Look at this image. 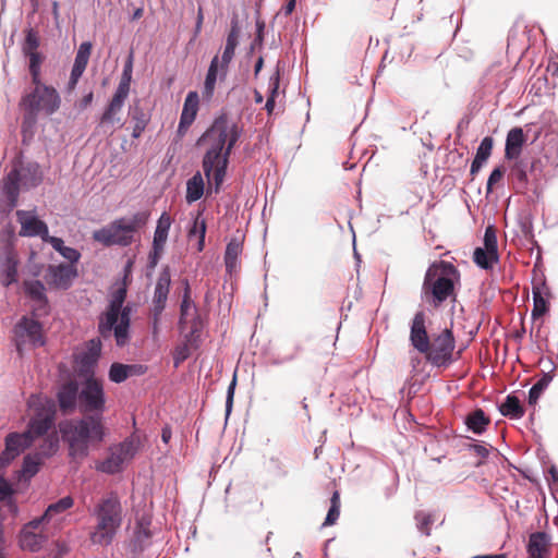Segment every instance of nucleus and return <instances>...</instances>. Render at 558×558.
I'll return each mask as SVG.
<instances>
[{
	"mask_svg": "<svg viewBox=\"0 0 558 558\" xmlns=\"http://www.w3.org/2000/svg\"><path fill=\"white\" fill-rule=\"evenodd\" d=\"M242 135V128L227 113L218 116L206 132L198 138L197 145H206L202 168L209 184L218 193L225 181L232 149Z\"/></svg>",
	"mask_w": 558,
	"mask_h": 558,
	"instance_id": "1",
	"label": "nucleus"
},
{
	"mask_svg": "<svg viewBox=\"0 0 558 558\" xmlns=\"http://www.w3.org/2000/svg\"><path fill=\"white\" fill-rule=\"evenodd\" d=\"M427 320L424 311L414 314L410 324V343L432 366L448 367L460 357V352H454L456 338L452 329L445 327L439 331L428 332Z\"/></svg>",
	"mask_w": 558,
	"mask_h": 558,
	"instance_id": "2",
	"label": "nucleus"
},
{
	"mask_svg": "<svg viewBox=\"0 0 558 558\" xmlns=\"http://www.w3.org/2000/svg\"><path fill=\"white\" fill-rule=\"evenodd\" d=\"M59 429L73 459L86 458L89 446L101 442L105 437V426L100 416L66 420L60 423Z\"/></svg>",
	"mask_w": 558,
	"mask_h": 558,
	"instance_id": "3",
	"label": "nucleus"
},
{
	"mask_svg": "<svg viewBox=\"0 0 558 558\" xmlns=\"http://www.w3.org/2000/svg\"><path fill=\"white\" fill-rule=\"evenodd\" d=\"M92 517L95 525L89 533L93 545L109 546L123 523V507L117 493L110 492L97 500Z\"/></svg>",
	"mask_w": 558,
	"mask_h": 558,
	"instance_id": "4",
	"label": "nucleus"
},
{
	"mask_svg": "<svg viewBox=\"0 0 558 558\" xmlns=\"http://www.w3.org/2000/svg\"><path fill=\"white\" fill-rule=\"evenodd\" d=\"M126 293L125 287H118L112 292L109 304L98 320L99 335L104 339L113 336L118 347H124L130 338L131 308L123 306Z\"/></svg>",
	"mask_w": 558,
	"mask_h": 558,
	"instance_id": "5",
	"label": "nucleus"
},
{
	"mask_svg": "<svg viewBox=\"0 0 558 558\" xmlns=\"http://www.w3.org/2000/svg\"><path fill=\"white\" fill-rule=\"evenodd\" d=\"M458 278L459 271L451 263H433L425 274L422 286L425 300L434 307H439L447 299L454 296V280Z\"/></svg>",
	"mask_w": 558,
	"mask_h": 558,
	"instance_id": "6",
	"label": "nucleus"
},
{
	"mask_svg": "<svg viewBox=\"0 0 558 558\" xmlns=\"http://www.w3.org/2000/svg\"><path fill=\"white\" fill-rule=\"evenodd\" d=\"M148 211H138L132 217L116 219L106 227L96 230L93 239L104 246H129L134 241V234L148 221Z\"/></svg>",
	"mask_w": 558,
	"mask_h": 558,
	"instance_id": "7",
	"label": "nucleus"
},
{
	"mask_svg": "<svg viewBox=\"0 0 558 558\" xmlns=\"http://www.w3.org/2000/svg\"><path fill=\"white\" fill-rule=\"evenodd\" d=\"M33 85L34 89L22 97L21 107L28 112L31 119H35L39 112H44L47 116L54 113L61 104L57 89L44 84L41 80L33 83Z\"/></svg>",
	"mask_w": 558,
	"mask_h": 558,
	"instance_id": "8",
	"label": "nucleus"
},
{
	"mask_svg": "<svg viewBox=\"0 0 558 558\" xmlns=\"http://www.w3.org/2000/svg\"><path fill=\"white\" fill-rule=\"evenodd\" d=\"M29 408L34 409L35 413L31 417L27 434L31 441L48 435V432L53 427L56 409L54 404L50 401H43L39 397L32 396L28 400Z\"/></svg>",
	"mask_w": 558,
	"mask_h": 558,
	"instance_id": "9",
	"label": "nucleus"
},
{
	"mask_svg": "<svg viewBox=\"0 0 558 558\" xmlns=\"http://www.w3.org/2000/svg\"><path fill=\"white\" fill-rule=\"evenodd\" d=\"M78 410L85 416H100L106 410V395L101 380L89 377L78 397Z\"/></svg>",
	"mask_w": 558,
	"mask_h": 558,
	"instance_id": "10",
	"label": "nucleus"
},
{
	"mask_svg": "<svg viewBox=\"0 0 558 558\" xmlns=\"http://www.w3.org/2000/svg\"><path fill=\"white\" fill-rule=\"evenodd\" d=\"M50 525L36 518L26 523L20 532V546L23 550L38 551L50 537Z\"/></svg>",
	"mask_w": 558,
	"mask_h": 558,
	"instance_id": "11",
	"label": "nucleus"
},
{
	"mask_svg": "<svg viewBox=\"0 0 558 558\" xmlns=\"http://www.w3.org/2000/svg\"><path fill=\"white\" fill-rule=\"evenodd\" d=\"M16 349L22 354L23 345L28 342L33 347H41L45 343L40 323L28 317H22L14 328Z\"/></svg>",
	"mask_w": 558,
	"mask_h": 558,
	"instance_id": "12",
	"label": "nucleus"
},
{
	"mask_svg": "<svg viewBox=\"0 0 558 558\" xmlns=\"http://www.w3.org/2000/svg\"><path fill=\"white\" fill-rule=\"evenodd\" d=\"M135 453L132 441H123L110 449L109 456L100 463L98 469L108 474H114L122 470L123 464L131 460Z\"/></svg>",
	"mask_w": 558,
	"mask_h": 558,
	"instance_id": "13",
	"label": "nucleus"
},
{
	"mask_svg": "<svg viewBox=\"0 0 558 558\" xmlns=\"http://www.w3.org/2000/svg\"><path fill=\"white\" fill-rule=\"evenodd\" d=\"M171 283V275L168 267L163 268L159 274L156 282L153 299V316H154V333L157 332L159 318L166 307Z\"/></svg>",
	"mask_w": 558,
	"mask_h": 558,
	"instance_id": "14",
	"label": "nucleus"
},
{
	"mask_svg": "<svg viewBox=\"0 0 558 558\" xmlns=\"http://www.w3.org/2000/svg\"><path fill=\"white\" fill-rule=\"evenodd\" d=\"M77 276V269L73 264L50 265L45 274L46 282L56 289H68Z\"/></svg>",
	"mask_w": 558,
	"mask_h": 558,
	"instance_id": "15",
	"label": "nucleus"
},
{
	"mask_svg": "<svg viewBox=\"0 0 558 558\" xmlns=\"http://www.w3.org/2000/svg\"><path fill=\"white\" fill-rule=\"evenodd\" d=\"M33 441L25 433H10L5 437V448L0 454V469L9 465L19 457Z\"/></svg>",
	"mask_w": 558,
	"mask_h": 558,
	"instance_id": "16",
	"label": "nucleus"
},
{
	"mask_svg": "<svg viewBox=\"0 0 558 558\" xmlns=\"http://www.w3.org/2000/svg\"><path fill=\"white\" fill-rule=\"evenodd\" d=\"M17 221L21 225V236H40L43 241L48 236V227L33 211L17 210Z\"/></svg>",
	"mask_w": 558,
	"mask_h": 558,
	"instance_id": "17",
	"label": "nucleus"
},
{
	"mask_svg": "<svg viewBox=\"0 0 558 558\" xmlns=\"http://www.w3.org/2000/svg\"><path fill=\"white\" fill-rule=\"evenodd\" d=\"M128 97L129 96L118 93L113 94L112 98L110 99L109 104L107 105L100 117L99 125L101 128L111 129V132H113L116 125H123L121 121V113Z\"/></svg>",
	"mask_w": 558,
	"mask_h": 558,
	"instance_id": "18",
	"label": "nucleus"
},
{
	"mask_svg": "<svg viewBox=\"0 0 558 558\" xmlns=\"http://www.w3.org/2000/svg\"><path fill=\"white\" fill-rule=\"evenodd\" d=\"M199 106V98L196 92H190L184 100L183 109L180 117V122L177 130V135L182 138L187 133L190 126L196 119Z\"/></svg>",
	"mask_w": 558,
	"mask_h": 558,
	"instance_id": "19",
	"label": "nucleus"
},
{
	"mask_svg": "<svg viewBox=\"0 0 558 558\" xmlns=\"http://www.w3.org/2000/svg\"><path fill=\"white\" fill-rule=\"evenodd\" d=\"M533 308H532V319L536 320L543 317L549 311V299L551 298V292L547 283L543 280L533 286Z\"/></svg>",
	"mask_w": 558,
	"mask_h": 558,
	"instance_id": "20",
	"label": "nucleus"
},
{
	"mask_svg": "<svg viewBox=\"0 0 558 558\" xmlns=\"http://www.w3.org/2000/svg\"><path fill=\"white\" fill-rule=\"evenodd\" d=\"M80 391L78 384L74 380H70L60 387L57 397L62 413H72L76 405L78 407Z\"/></svg>",
	"mask_w": 558,
	"mask_h": 558,
	"instance_id": "21",
	"label": "nucleus"
},
{
	"mask_svg": "<svg viewBox=\"0 0 558 558\" xmlns=\"http://www.w3.org/2000/svg\"><path fill=\"white\" fill-rule=\"evenodd\" d=\"M170 227L171 218L167 213H163L157 222V227L154 233L153 254H150L153 265H156L157 258L163 250Z\"/></svg>",
	"mask_w": 558,
	"mask_h": 558,
	"instance_id": "22",
	"label": "nucleus"
},
{
	"mask_svg": "<svg viewBox=\"0 0 558 558\" xmlns=\"http://www.w3.org/2000/svg\"><path fill=\"white\" fill-rule=\"evenodd\" d=\"M529 558H550V537L545 532H534L526 546Z\"/></svg>",
	"mask_w": 558,
	"mask_h": 558,
	"instance_id": "23",
	"label": "nucleus"
},
{
	"mask_svg": "<svg viewBox=\"0 0 558 558\" xmlns=\"http://www.w3.org/2000/svg\"><path fill=\"white\" fill-rule=\"evenodd\" d=\"M526 142V136L521 128L511 129L506 138L505 158L508 160H517Z\"/></svg>",
	"mask_w": 558,
	"mask_h": 558,
	"instance_id": "24",
	"label": "nucleus"
},
{
	"mask_svg": "<svg viewBox=\"0 0 558 558\" xmlns=\"http://www.w3.org/2000/svg\"><path fill=\"white\" fill-rule=\"evenodd\" d=\"M239 28L233 25L227 36L226 46L221 56L220 62V78L223 80L227 76L229 64L232 61L235 52V48L239 44Z\"/></svg>",
	"mask_w": 558,
	"mask_h": 558,
	"instance_id": "25",
	"label": "nucleus"
},
{
	"mask_svg": "<svg viewBox=\"0 0 558 558\" xmlns=\"http://www.w3.org/2000/svg\"><path fill=\"white\" fill-rule=\"evenodd\" d=\"M20 180L21 178L16 167H14L3 179L2 192L10 208H14L17 205L20 187L22 185Z\"/></svg>",
	"mask_w": 558,
	"mask_h": 558,
	"instance_id": "26",
	"label": "nucleus"
},
{
	"mask_svg": "<svg viewBox=\"0 0 558 558\" xmlns=\"http://www.w3.org/2000/svg\"><path fill=\"white\" fill-rule=\"evenodd\" d=\"M0 278L1 283L5 287H9L17 280V260L11 250H8L3 256L0 257Z\"/></svg>",
	"mask_w": 558,
	"mask_h": 558,
	"instance_id": "27",
	"label": "nucleus"
},
{
	"mask_svg": "<svg viewBox=\"0 0 558 558\" xmlns=\"http://www.w3.org/2000/svg\"><path fill=\"white\" fill-rule=\"evenodd\" d=\"M22 186L25 189L35 187L43 181V172L36 162H28L17 168Z\"/></svg>",
	"mask_w": 558,
	"mask_h": 558,
	"instance_id": "28",
	"label": "nucleus"
},
{
	"mask_svg": "<svg viewBox=\"0 0 558 558\" xmlns=\"http://www.w3.org/2000/svg\"><path fill=\"white\" fill-rule=\"evenodd\" d=\"M73 505V498L71 496H65L57 502L49 505L44 514L38 518L43 519V521L48 525L52 523L53 527H56L57 517L72 508Z\"/></svg>",
	"mask_w": 558,
	"mask_h": 558,
	"instance_id": "29",
	"label": "nucleus"
},
{
	"mask_svg": "<svg viewBox=\"0 0 558 558\" xmlns=\"http://www.w3.org/2000/svg\"><path fill=\"white\" fill-rule=\"evenodd\" d=\"M196 316V308L191 299V288L187 281L184 282V293L182 298V303L180 306V319L179 326L181 329L185 328V325L189 323L190 317Z\"/></svg>",
	"mask_w": 558,
	"mask_h": 558,
	"instance_id": "30",
	"label": "nucleus"
},
{
	"mask_svg": "<svg viewBox=\"0 0 558 558\" xmlns=\"http://www.w3.org/2000/svg\"><path fill=\"white\" fill-rule=\"evenodd\" d=\"M243 243L238 239H232L226 247L225 264L228 272L236 270L239 263L238 258L242 254Z\"/></svg>",
	"mask_w": 558,
	"mask_h": 558,
	"instance_id": "31",
	"label": "nucleus"
},
{
	"mask_svg": "<svg viewBox=\"0 0 558 558\" xmlns=\"http://www.w3.org/2000/svg\"><path fill=\"white\" fill-rule=\"evenodd\" d=\"M151 533L147 526L140 523L134 538L131 542V551L134 555L142 554L150 545Z\"/></svg>",
	"mask_w": 558,
	"mask_h": 558,
	"instance_id": "32",
	"label": "nucleus"
},
{
	"mask_svg": "<svg viewBox=\"0 0 558 558\" xmlns=\"http://www.w3.org/2000/svg\"><path fill=\"white\" fill-rule=\"evenodd\" d=\"M465 424L469 429L480 435L486 430L490 424V418L482 409H476L466 416Z\"/></svg>",
	"mask_w": 558,
	"mask_h": 558,
	"instance_id": "33",
	"label": "nucleus"
},
{
	"mask_svg": "<svg viewBox=\"0 0 558 558\" xmlns=\"http://www.w3.org/2000/svg\"><path fill=\"white\" fill-rule=\"evenodd\" d=\"M499 411L504 416L514 420L521 418L525 413L519 398L513 395L507 396L505 402L499 405Z\"/></svg>",
	"mask_w": 558,
	"mask_h": 558,
	"instance_id": "34",
	"label": "nucleus"
},
{
	"mask_svg": "<svg viewBox=\"0 0 558 558\" xmlns=\"http://www.w3.org/2000/svg\"><path fill=\"white\" fill-rule=\"evenodd\" d=\"M218 76H220V62L218 56H215L209 64L204 82V96L206 98H210L214 95Z\"/></svg>",
	"mask_w": 558,
	"mask_h": 558,
	"instance_id": "35",
	"label": "nucleus"
},
{
	"mask_svg": "<svg viewBox=\"0 0 558 558\" xmlns=\"http://www.w3.org/2000/svg\"><path fill=\"white\" fill-rule=\"evenodd\" d=\"M204 179L201 172H196L191 179L186 182V202L189 204L198 201L204 194Z\"/></svg>",
	"mask_w": 558,
	"mask_h": 558,
	"instance_id": "36",
	"label": "nucleus"
},
{
	"mask_svg": "<svg viewBox=\"0 0 558 558\" xmlns=\"http://www.w3.org/2000/svg\"><path fill=\"white\" fill-rule=\"evenodd\" d=\"M473 262L482 269H492L499 262V254H490L487 248L476 247L473 253Z\"/></svg>",
	"mask_w": 558,
	"mask_h": 558,
	"instance_id": "37",
	"label": "nucleus"
},
{
	"mask_svg": "<svg viewBox=\"0 0 558 558\" xmlns=\"http://www.w3.org/2000/svg\"><path fill=\"white\" fill-rule=\"evenodd\" d=\"M44 241L51 244V246L57 252H59L65 259L70 260L71 264L76 263L81 257V254L78 253V251H76L75 248L65 246L63 240L60 238L51 236L48 234V236Z\"/></svg>",
	"mask_w": 558,
	"mask_h": 558,
	"instance_id": "38",
	"label": "nucleus"
},
{
	"mask_svg": "<svg viewBox=\"0 0 558 558\" xmlns=\"http://www.w3.org/2000/svg\"><path fill=\"white\" fill-rule=\"evenodd\" d=\"M92 48H93V46L89 41H84L80 45L76 56H75L72 71H75V72H78L82 74L84 73V71L87 66L90 53H92Z\"/></svg>",
	"mask_w": 558,
	"mask_h": 558,
	"instance_id": "39",
	"label": "nucleus"
},
{
	"mask_svg": "<svg viewBox=\"0 0 558 558\" xmlns=\"http://www.w3.org/2000/svg\"><path fill=\"white\" fill-rule=\"evenodd\" d=\"M132 73H133V57L131 54L124 64L119 85L114 93L129 96L131 81H132Z\"/></svg>",
	"mask_w": 558,
	"mask_h": 558,
	"instance_id": "40",
	"label": "nucleus"
},
{
	"mask_svg": "<svg viewBox=\"0 0 558 558\" xmlns=\"http://www.w3.org/2000/svg\"><path fill=\"white\" fill-rule=\"evenodd\" d=\"M24 289L26 294L34 301L47 304V298L45 294V286L39 280H31L24 282Z\"/></svg>",
	"mask_w": 558,
	"mask_h": 558,
	"instance_id": "41",
	"label": "nucleus"
},
{
	"mask_svg": "<svg viewBox=\"0 0 558 558\" xmlns=\"http://www.w3.org/2000/svg\"><path fill=\"white\" fill-rule=\"evenodd\" d=\"M40 45V38L38 33L33 28H28L25 31V38L22 43L21 49L24 56L39 52L38 48Z\"/></svg>",
	"mask_w": 558,
	"mask_h": 558,
	"instance_id": "42",
	"label": "nucleus"
},
{
	"mask_svg": "<svg viewBox=\"0 0 558 558\" xmlns=\"http://www.w3.org/2000/svg\"><path fill=\"white\" fill-rule=\"evenodd\" d=\"M553 380V375L548 373H544L542 378L537 380L536 384L530 389L529 392V403L535 404L543 393V391L548 387L550 381Z\"/></svg>",
	"mask_w": 558,
	"mask_h": 558,
	"instance_id": "43",
	"label": "nucleus"
},
{
	"mask_svg": "<svg viewBox=\"0 0 558 558\" xmlns=\"http://www.w3.org/2000/svg\"><path fill=\"white\" fill-rule=\"evenodd\" d=\"M59 448V440L56 435H47L43 437L38 453L41 458L51 457Z\"/></svg>",
	"mask_w": 558,
	"mask_h": 558,
	"instance_id": "44",
	"label": "nucleus"
},
{
	"mask_svg": "<svg viewBox=\"0 0 558 558\" xmlns=\"http://www.w3.org/2000/svg\"><path fill=\"white\" fill-rule=\"evenodd\" d=\"M101 352V342L99 339H92L87 343V350L83 354L82 362L85 365L95 364L100 356Z\"/></svg>",
	"mask_w": 558,
	"mask_h": 558,
	"instance_id": "45",
	"label": "nucleus"
},
{
	"mask_svg": "<svg viewBox=\"0 0 558 558\" xmlns=\"http://www.w3.org/2000/svg\"><path fill=\"white\" fill-rule=\"evenodd\" d=\"M340 507H341L340 494L338 490H335L330 498V508L328 510L324 525H332L337 522V520L340 515Z\"/></svg>",
	"mask_w": 558,
	"mask_h": 558,
	"instance_id": "46",
	"label": "nucleus"
},
{
	"mask_svg": "<svg viewBox=\"0 0 558 558\" xmlns=\"http://www.w3.org/2000/svg\"><path fill=\"white\" fill-rule=\"evenodd\" d=\"M43 459L38 453L25 456L23 461L24 476H34L39 471Z\"/></svg>",
	"mask_w": 558,
	"mask_h": 558,
	"instance_id": "47",
	"label": "nucleus"
},
{
	"mask_svg": "<svg viewBox=\"0 0 558 558\" xmlns=\"http://www.w3.org/2000/svg\"><path fill=\"white\" fill-rule=\"evenodd\" d=\"M29 60L28 69L32 76V83H37L40 80V66L44 61V56L40 52L31 53L26 56Z\"/></svg>",
	"mask_w": 558,
	"mask_h": 558,
	"instance_id": "48",
	"label": "nucleus"
},
{
	"mask_svg": "<svg viewBox=\"0 0 558 558\" xmlns=\"http://www.w3.org/2000/svg\"><path fill=\"white\" fill-rule=\"evenodd\" d=\"M494 141L492 137L486 136L482 140L480 146L477 147L475 160L481 161L483 163L486 162V160L492 155Z\"/></svg>",
	"mask_w": 558,
	"mask_h": 558,
	"instance_id": "49",
	"label": "nucleus"
},
{
	"mask_svg": "<svg viewBox=\"0 0 558 558\" xmlns=\"http://www.w3.org/2000/svg\"><path fill=\"white\" fill-rule=\"evenodd\" d=\"M483 242V247L487 248L490 254L498 253L497 230L494 226L486 227Z\"/></svg>",
	"mask_w": 558,
	"mask_h": 558,
	"instance_id": "50",
	"label": "nucleus"
},
{
	"mask_svg": "<svg viewBox=\"0 0 558 558\" xmlns=\"http://www.w3.org/2000/svg\"><path fill=\"white\" fill-rule=\"evenodd\" d=\"M129 378L126 372V364L113 363L109 369V379L113 383L120 384Z\"/></svg>",
	"mask_w": 558,
	"mask_h": 558,
	"instance_id": "51",
	"label": "nucleus"
},
{
	"mask_svg": "<svg viewBox=\"0 0 558 558\" xmlns=\"http://www.w3.org/2000/svg\"><path fill=\"white\" fill-rule=\"evenodd\" d=\"M132 118L135 120V125L133 128L132 136L134 138H138L142 135V133L144 132V130L147 125L148 119H147L146 114L141 110L136 111Z\"/></svg>",
	"mask_w": 558,
	"mask_h": 558,
	"instance_id": "52",
	"label": "nucleus"
},
{
	"mask_svg": "<svg viewBox=\"0 0 558 558\" xmlns=\"http://www.w3.org/2000/svg\"><path fill=\"white\" fill-rule=\"evenodd\" d=\"M505 172H506V170L504 167H497L492 171L490 175L488 177L487 184H486L487 194L492 193L495 185H497L498 183H500L502 181Z\"/></svg>",
	"mask_w": 558,
	"mask_h": 558,
	"instance_id": "53",
	"label": "nucleus"
},
{
	"mask_svg": "<svg viewBox=\"0 0 558 558\" xmlns=\"http://www.w3.org/2000/svg\"><path fill=\"white\" fill-rule=\"evenodd\" d=\"M191 355L190 345L187 343H183L178 345L173 353V362L174 366L178 367L181 363H183Z\"/></svg>",
	"mask_w": 558,
	"mask_h": 558,
	"instance_id": "54",
	"label": "nucleus"
},
{
	"mask_svg": "<svg viewBox=\"0 0 558 558\" xmlns=\"http://www.w3.org/2000/svg\"><path fill=\"white\" fill-rule=\"evenodd\" d=\"M198 233L199 234V250L204 244L205 233H206V223L204 219H201L199 216L195 218L193 228L190 230V235Z\"/></svg>",
	"mask_w": 558,
	"mask_h": 558,
	"instance_id": "55",
	"label": "nucleus"
},
{
	"mask_svg": "<svg viewBox=\"0 0 558 558\" xmlns=\"http://www.w3.org/2000/svg\"><path fill=\"white\" fill-rule=\"evenodd\" d=\"M279 84H280V73L279 70L270 77L269 81V96L272 99H276L279 94Z\"/></svg>",
	"mask_w": 558,
	"mask_h": 558,
	"instance_id": "56",
	"label": "nucleus"
},
{
	"mask_svg": "<svg viewBox=\"0 0 558 558\" xmlns=\"http://www.w3.org/2000/svg\"><path fill=\"white\" fill-rule=\"evenodd\" d=\"M512 172H513L514 178L518 181H520L522 183H526L527 174L525 171V167L521 161H515V163L513 165V168H512Z\"/></svg>",
	"mask_w": 558,
	"mask_h": 558,
	"instance_id": "57",
	"label": "nucleus"
},
{
	"mask_svg": "<svg viewBox=\"0 0 558 558\" xmlns=\"http://www.w3.org/2000/svg\"><path fill=\"white\" fill-rule=\"evenodd\" d=\"M418 523V529L426 535H429V525L432 524V519L427 514H422L416 517Z\"/></svg>",
	"mask_w": 558,
	"mask_h": 558,
	"instance_id": "58",
	"label": "nucleus"
},
{
	"mask_svg": "<svg viewBox=\"0 0 558 558\" xmlns=\"http://www.w3.org/2000/svg\"><path fill=\"white\" fill-rule=\"evenodd\" d=\"M546 70L550 75L553 85L558 87V61L550 60Z\"/></svg>",
	"mask_w": 558,
	"mask_h": 558,
	"instance_id": "59",
	"label": "nucleus"
},
{
	"mask_svg": "<svg viewBox=\"0 0 558 558\" xmlns=\"http://www.w3.org/2000/svg\"><path fill=\"white\" fill-rule=\"evenodd\" d=\"M147 367L140 364H126V372L129 377L135 376V375H143L146 372Z\"/></svg>",
	"mask_w": 558,
	"mask_h": 558,
	"instance_id": "60",
	"label": "nucleus"
},
{
	"mask_svg": "<svg viewBox=\"0 0 558 558\" xmlns=\"http://www.w3.org/2000/svg\"><path fill=\"white\" fill-rule=\"evenodd\" d=\"M12 488L10 484L4 481L2 477L0 478V500L5 499L7 497L11 496Z\"/></svg>",
	"mask_w": 558,
	"mask_h": 558,
	"instance_id": "61",
	"label": "nucleus"
},
{
	"mask_svg": "<svg viewBox=\"0 0 558 558\" xmlns=\"http://www.w3.org/2000/svg\"><path fill=\"white\" fill-rule=\"evenodd\" d=\"M82 75H83L82 73L71 71L70 81L68 83L69 90H73L76 87V84Z\"/></svg>",
	"mask_w": 558,
	"mask_h": 558,
	"instance_id": "62",
	"label": "nucleus"
},
{
	"mask_svg": "<svg viewBox=\"0 0 558 558\" xmlns=\"http://www.w3.org/2000/svg\"><path fill=\"white\" fill-rule=\"evenodd\" d=\"M471 449L475 452L476 456L483 459H485L489 453L488 449L482 445H472Z\"/></svg>",
	"mask_w": 558,
	"mask_h": 558,
	"instance_id": "63",
	"label": "nucleus"
},
{
	"mask_svg": "<svg viewBox=\"0 0 558 558\" xmlns=\"http://www.w3.org/2000/svg\"><path fill=\"white\" fill-rule=\"evenodd\" d=\"M548 475V481L555 485H558V469L555 465L549 468Z\"/></svg>",
	"mask_w": 558,
	"mask_h": 558,
	"instance_id": "64",
	"label": "nucleus"
}]
</instances>
